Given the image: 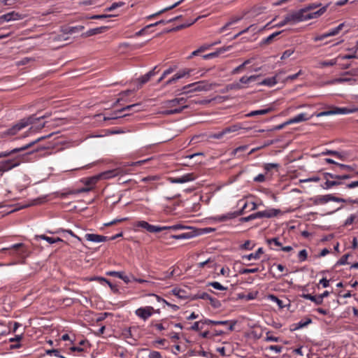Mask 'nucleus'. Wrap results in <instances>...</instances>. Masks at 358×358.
Listing matches in <instances>:
<instances>
[{
	"label": "nucleus",
	"instance_id": "obj_27",
	"mask_svg": "<svg viewBox=\"0 0 358 358\" xmlns=\"http://www.w3.org/2000/svg\"><path fill=\"white\" fill-rule=\"evenodd\" d=\"M309 117H306V114L305 113H300L295 117L289 119L288 121L289 124H294V123H298L301 122H303L306 120H308Z\"/></svg>",
	"mask_w": 358,
	"mask_h": 358
},
{
	"label": "nucleus",
	"instance_id": "obj_18",
	"mask_svg": "<svg viewBox=\"0 0 358 358\" xmlns=\"http://www.w3.org/2000/svg\"><path fill=\"white\" fill-rule=\"evenodd\" d=\"M336 168H338V169H335L334 171L336 172H339V173H342L343 171L347 173V172H352V171H355V166L347 165V164H336Z\"/></svg>",
	"mask_w": 358,
	"mask_h": 358
},
{
	"label": "nucleus",
	"instance_id": "obj_22",
	"mask_svg": "<svg viewBox=\"0 0 358 358\" xmlns=\"http://www.w3.org/2000/svg\"><path fill=\"white\" fill-rule=\"evenodd\" d=\"M183 1H184V0H180V1H177V2H176L174 4H173V5L170 6H168V7H166V8H164V9H162V10H159V11H158V12H157V13H156L149 15V16L148 17V19H150V18L155 17H156V16H157V15H161L162 13H164V12H166V11H168V10H171V9H173V8H176V6H178V5H180L182 2H183Z\"/></svg>",
	"mask_w": 358,
	"mask_h": 358
},
{
	"label": "nucleus",
	"instance_id": "obj_34",
	"mask_svg": "<svg viewBox=\"0 0 358 358\" xmlns=\"http://www.w3.org/2000/svg\"><path fill=\"white\" fill-rule=\"evenodd\" d=\"M84 29L83 26L69 27L63 29L64 34H73L82 31Z\"/></svg>",
	"mask_w": 358,
	"mask_h": 358
},
{
	"label": "nucleus",
	"instance_id": "obj_15",
	"mask_svg": "<svg viewBox=\"0 0 358 358\" xmlns=\"http://www.w3.org/2000/svg\"><path fill=\"white\" fill-rule=\"evenodd\" d=\"M106 29H107V27H100L91 29H89L88 31H87L86 32L83 33L82 36L83 37H89V36H92L94 35H97V34L103 33Z\"/></svg>",
	"mask_w": 358,
	"mask_h": 358
},
{
	"label": "nucleus",
	"instance_id": "obj_9",
	"mask_svg": "<svg viewBox=\"0 0 358 358\" xmlns=\"http://www.w3.org/2000/svg\"><path fill=\"white\" fill-rule=\"evenodd\" d=\"M153 308L147 306L145 308H140L136 310V314L143 320H146L152 314Z\"/></svg>",
	"mask_w": 358,
	"mask_h": 358
},
{
	"label": "nucleus",
	"instance_id": "obj_58",
	"mask_svg": "<svg viewBox=\"0 0 358 358\" xmlns=\"http://www.w3.org/2000/svg\"><path fill=\"white\" fill-rule=\"evenodd\" d=\"M353 177V175L348 173H343L341 174H338V180L342 181L343 180L350 179Z\"/></svg>",
	"mask_w": 358,
	"mask_h": 358
},
{
	"label": "nucleus",
	"instance_id": "obj_26",
	"mask_svg": "<svg viewBox=\"0 0 358 358\" xmlns=\"http://www.w3.org/2000/svg\"><path fill=\"white\" fill-rule=\"evenodd\" d=\"M247 206V203H245V205L243 206V208L238 211H236V212H234L232 213H230L227 215H223L220 218V220L221 221H224V220H226L227 219H231V218H234V217H236L238 215H241L243 213V210L244 209L246 208Z\"/></svg>",
	"mask_w": 358,
	"mask_h": 358
},
{
	"label": "nucleus",
	"instance_id": "obj_64",
	"mask_svg": "<svg viewBox=\"0 0 358 358\" xmlns=\"http://www.w3.org/2000/svg\"><path fill=\"white\" fill-rule=\"evenodd\" d=\"M336 64V59H331L329 61H324L320 63L321 66H332Z\"/></svg>",
	"mask_w": 358,
	"mask_h": 358
},
{
	"label": "nucleus",
	"instance_id": "obj_4",
	"mask_svg": "<svg viewBox=\"0 0 358 358\" xmlns=\"http://www.w3.org/2000/svg\"><path fill=\"white\" fill-rule=\"evenodd\" d=\"M22 162L21 157L19 156L12 159H6L0 162V172H6L19 166Z\"/></svg>",
	"mask_w": 358,
	"mask_h": 358
},
{
	"label": "nucleus",
	"instance_id": "obj_28",
	"mask_svg": "<svg viewBox=\"0 0 358 358\" xmlns=\"http://www.w3.org/2000/svg\"><path fill=\"white\" fill-rule=\"evenodd\" d=\"M334 112H335V115H338V114H348V113H355L356 112V110H355V107L354 108H339V107H334Z\"/></svg>",
	"mask_w": 358,
	"mask_h": 358
},
{
	"label": "nucleus",
	"instance_id": "obj_51",
	"mask_svg": "<svg viewBox=\"0 0 358 358\" xmlns=\"http://www.w3.org/2000/svg\"><path fill=\"white\" fill-rule=\"evenodd\" d=\"M210 305L215 308H219L221 307V303L219 300L213 298L210 296L209 300Z\"/></svg>",
	"mask_w": 358,
	"mask_h": 358
},
{
	"label": "nucleus",
	"instance_id": "obj_14",
	"mask_svg": "<svg viewBox=\"0 0 358 358\" xmlns=\"http://www.w3.org/2000/svg\"><path fill=\"white\" fill-rule=\"evenodd\" d=\"M331 194H327L323 196H317L312 198L310 200L315 205L324 204L329 201H331Z\"/></svg>",
	"mask_w": 358,
	"mask_h": 358
},
{
	"label": "nucleus",
	"instance_id": "obj_6",
	"mask_svg": "<svg viewBox=\"0 0 358 358\" xmlns=\"http://www.w3.org/2000/svg\"><path fill=\"white\" fill-rule=\"evenodd\" d=\"M24 15L15 11H11L0 16V24L4 22L16 21L23 19Z\"/></svg>",
	"mask_w": 358,
	"mask_h": 358
},
{
	"label": "nucleus",
	"instance_id": "obj_3",
	"mask_svg": "<svg viewBox=\"0 0 358 358\" xmlns=\"http://www.w3.org/2000/svg\"><path fill=\"white\" fill-rule=\"evenodd\" d=\"M55 134V133H51L47 136H41V137H39L37 139H36L35 141H32V142H30L29 143L21 147V148H15V149H13L12 150L10 151H6V152H0V158L1 157H8L10 156V155L12 154H15V153H17V152H21V151H24V150H27L28 148H31L32 145H34L35 143L43 140V139H45L47 138H50V136H53Z\"/></svg>",
	"mask_w": 358,
	"mask_h": 358
},
{
	"label": "nucleus",
	"instance_id": "obj_16",
	"mask_svg": "<svg viewBox=\"0 0 358 358\" xmlns=\"http://www.w3.org/2000/svg\"><path fill=\"white\" fill-rule=\"evenodd\" d=\"M312 323V320L310 317L306 318L305 321L301 320L298 323L292 324L290 327L291 331H296L301 328L305 327Z\"/></svg>",
	"mask_w": 358,
	"mask_h": 358
},
{
	"label": "nucleus",
	"instance_id": "obj_31",
	"mask_svg": "<svg viewBox=\"0 0 358 358\" xmlns=\"http://www.w3.org/2000/svg\"><path fill=\"white\" fill-rule=\"evenodd\" d=\"M301 296L303 299L310 300L311 301L314 302L316 305L322 304V300L320 299L319 295L318 296H313L310 294H303Z\"/></svg>",
	"mask_w": 358,
	"mask_h": 358
},
{
	"label": "nucleus",
	"instance_id": "obj_19",
	"mask_svg": "<svg viewBox=\"0 0 358 358\" xmlns=\"http://www.w3.org/2000/svg\"><path fill=\"white\" fill-rule=\"evenodd\" d=\"M195 236V233L192 231L182 232L176 235H171L170 237L175 239H189Z\"/></svg>",
	"mask_w": 358,
	"mask_h": 358
},
{
	"label": "nucleus",
	"instance_id": "obj_63",
	"mask_svg": "<svg viewBox=\"0 0 358 358\" xmlns=\"http://www.w3.org/2000/svg\"><path fill=\"white\" fill-rule=\"evenodd\" d=\"M294 50L293 49H289L285 50L281 56V59H285L289 57L294 53Z\"/></svg>",
	"mask_w": 358,
	"mask_h": 358
},
{
	"label": "nucleus",
	"instance_id": "obj_48",
	"mask_svg": "<svg viewBox=\"0 0 358 358\" xmlns=\"http://www.w3.org/2000/svg\"><path fill=\"white\" fill-rule=\"evenodd\" d=\"M259 271V268L255 267L252 268H242L239 271L240 274H248V273H254Z\"/></svg>",
	"mask_w": 358,
	"mask_h": 358
},
{
	"label": "nucleus",
	"instance_id": "obj_5",
	"mask_svg": "<svg viewBox=\"0 0 358 358\" xmlns=\"http://www.w3.org/2000/svg\"><path fill=\"white\" fill-rule=\"evenodd\" d=\"M287 22L289 24H294L299 22L305 21V10L300 9L296 11H294L285 15Z\"/></svg>",
	"mask_w": 358,
	"mask_h": 358
},
{
	"label": "nucleus",
	"instance_id": "obj_46",
	"mask_svg": "<svg viewBox=\"0 0 358 358\" xmlns=\"http://www.w3.org/2000/svg\"><path fill=\"white\" fill-rule=\"evenodd\" d=\"M183 183L193 181L195 180L196 177L193 173H189L185 174L182 176Z\"/></svg>",
	"mask_w": 358,
	"mask_h": 358
},
{
	"label": "nucleus",
	"instance_id": "obj_45",
	"mask_svg": "<svg viewBox=\"0 0 358 358\" xmlns=\"http://www.w3.org/2000/svg\"><path fill=\"white\" fill-rule=\"evenodd\" d=\"M268 298L273 302H275L280 308H284L285 306L283 304V302L282 300L279 299L276 296L273 294H270L268 296Z\"/></svg>",
	"mask_w": 358,
	"mask_h": 358
},
{
	"label": "nucleus",
	"instance_id": "obj_38",
	"mask_svg": "<svg viewBox=\"0 0 358 358\" xmlns=\"http://www.w3.org/2000/svg\"><path fill=\"white\" fill-rule=\"evenodd\" d=\"M45 201V197H39L36 199H34L31 201V203L25 205L24 206H23V208L29 207L31 206L39 205V204L44 203Z\"/></svg>",
	"mask_w": 358,
	"mask_h": 358
},
{
	"label": "nucleus",
	"instance_id": "obj_42",
	"mask_svg": "<svg viewBox=\"0 0 358 358\" xmlns=\"http://www.w3.org/2000/svg\"><path fill=\"white\" fill-rule=\"evenodd\" d=\"M321 6V3H310L309 4L308 6L301 8L302 10H305V13H310V10H314L317 8H319Z\"/></svg>",
	"mask_w": 358,
	"mask_h": 358
},
{
	"label": "nucleus",
	"instance_id": "obj_39",
	"mask_svg": "<svg viewBox=\"0 0 358 358\" xmlns=\"http://www.w3.org/2000/svg\"><path fill=\"white\" fill-rule=\"evenodd\" d=\"M134 107H138V108H140V103H134V104L128 105V106H127L125 107H123V108H122L120 110H117L116 114L117 113H122L124 111L133 110V108Z\"/></svg>",
	"mask_w": 358,
	"mask_h": 358
},
{
	"label": "nucleus",
	"instance_id": "obj_30",
	"mask_svg": "<svg viewBox=\"0 0 358 358\" xmlns=\"http://www.w3.org/2000/svg\"><path fill=\"white\" fill-rule=\"evenodd\" d=\"M244 85H242L240 82H234L233 83L229 84L226 86V91L228 92L229 90H239L245 88Z\"/></svg>",
	"mask_w": 358,
	"mask_h": 358
},
{
	"label": "nucleus",
	"instance_id": "obj_49",
	"mask_svg": "<svg viewBox=\"0 0 358 358\" xmlns=\"http://www.w3.org/2000/svg\"><path fill=\"white\" fill-rule=\"evenodd\" d=\"M203 320H200V321H198V322H195L193 325L189 328V330H192V331H199L201 329L203 328L202 326H200V324H203Z\"/></svg>",
	"mask_w": 358,
	"mask_h": 358
},
{
	"label": "nucleus",
	"instance_id": "obj_44",
	"mask_svg": "<svg viewBox=\"0 0 358 358\" xmlns=\"http://www.w3.org/2000/svg\"><path fill=\"white\" fill-rule=\"evenodd\" d=\"M172 292L175 296H178L179 299L186 298V296L185 295V290L174 288L173 289H172Z\"/></svg>",
	"mask_w": 358,
	"mask_h": 358
},
{
	"label": "nucleus",
	"instance_id": "obj_37",
	"mask_svg": "<svg viewBox=\"0 0 358 358\" xmlns=\"http://www.w3.org/2000/svg\"><path fill=\"white\" fill-rule=\"evenodd\" d=\"M150 74H152L151 73H147L146 74L142 76L141 77H140L138 79V81L139 82V87H141V86L144 84H145L146 83H148L150 79L151 78L150 77Z\"/></svg>",
	"mask_w": 358,
	"mask_h": 358
},
{
	"label": "nucleus",
	"instance_id": "obj_43",
	"mask_svg": "<svg viewBox=\"0 0 358 358\" xmlns=\"http://www.w3.org/2000/svg\"><path fill=\"white\" fill-rule=\"evenodd\" d=\"M210 297V295H209L206 292H198L193 296V299H204V300H209Z\"/></svg>",
	"mask_w": 358,
	"mask_h": 358
},
{
	"label": "nucleus",
	"instance_id": "obj_62",
	"mask_svg": "<svg viewBox=\"0 0 358 358\" xmlns=\"http://www.w3.org/2000/svg\"><path fill=\"white\" fill-rule=\"evenodd\" d=\"M248 145H244L239 146V147L235 148L232 151L231 155H235L238 152L245 151L248 149Z\"/></svg>",
	"mask_w": 358,
	"mask_h": 358
},
{
	"label": "nucleus",
	"instance_id": "obj_8",
	"mask_svg": "<svg viewBox=\"0 0 358 358\" xmlns=\"http://www.w3.org/2000/svg\"><path fill=\"white\" fill-rule=\"evenodd\" d=\"M192 71V70L189 69H185L182 71H180L179 72L176 73L171 78L168 80L166 82L165 85H170L179 79L185 77L186 76H189Z\"/></svg>",
	"mask_w": 358,
	"mask_h": 358
},
{
	"label": "nucleus",
	"instance_id": "obj_56",
	"mask_svg": "<svg viewBox=\"0 0 358 358\" xmlns=\"http://www.w3.org/2000/svg\"><path fill=\"white\" fill-rule=\"evenodd\" d=\"M225 134H227L226 131H225V129H224L222 131H219L217 133H215L213 134H211L210 136V138H214V139H220L222 138Z\"/></svg>",
	"mask_w": 358,
	"mask_h": 358
},
{
	"label": "nucleus",
	"instance_id": "obj_11",
	"mask_svg": "<svg viewBox=\"0 0 358 358\" xmlns=\"http://www.w3.org/2000/svg\"><path fill=\"white\" fill-rule=\"evenodd\" d=\"M85 237L87 241L94 243L105 242L108 241V238L107 236L95 234H86Z\"/></svg>",
	"mask_w": 358,
	"mask_h": 358
},
{
	"label": "nucleus",
	"instance_id": "obj_24",
	"mask_svg": "<svg viewBox=\"0 0 358 358\" xmlns=\"http://www.w3.org/2000/svg\"><path fill=\"white\" fill-rule=\"evenodd\" d=\"M276 76H273L271 78H265L259 82H258L259 85H266L268 87H272L277 83Z\"/></svg>",
	"mask_w": 358,
	"mask_h": 358
},
{
	"label": "nucleus",
	"instance_id": "obj_1",
	"mask_svg": "<svg viewBox=\"0 0 358 358\" xmlns=\"http://www.w3.org/2000/svg\"><path fill=\"white\" fill-rule=\"evenodd\" d=\"M136 226L138 227H141L145 229H146L150 233H157V232H161L164 230H177V229H184L185 227L181 224H175L173 226H164V227H159V226H155L149 224L146 221H138Z\"/></svg>",
	"mask_w": 358,
	"mask_h": 358
},
{
	"label": "nucleus",
	"instance_id": "obj_32",
	"mask_svg": "<svg viewBox=\"0 0 358 358\" xmlns=\"http://www.w3.org/2000/svg\"><path fill=\"white\" fill-rule=\"evenodd\" d=\"M345 27V22H343L340 24L336 27L329 30L328 32H327V34H328V37L329 36H334L340 33V31L343 29V28Z\"/></svg>",
	"mask_w": 358,
	"mask_h": 358
},
{
	"label": "nucleus",
	"instance_id": "obj_17",
	"mask_svg": "<svg viewBox=\"0 0 358 358\" xmlns=\"http://www.w3.org/2000/svg\"><path fill=\"white\" fill-rule=\"evenodd\" d=\"M259 75H252L250 76H244L239 79V82L242 85H248L252 82L259 80Z\"/></svg>",
	"mask_w": 358,
	"mask_h": 358
},
{
	"label": "nucleus",
	"instance_id": "obj_41",
	"mask_svg": "<svg viewBox=\"0 0 358 358\" xmlns=\"http://www.w3.org/2000/svg\"><path fill=\"white\" fill-rule=\"evenodd\" d=\"M176 69V66H173V67H169L168 69L164 71V73H162V76L158 79L157 83H161L167 75L171 73Z\"/></svg>",
	"mask_w": 358,
	"mask_h": 358
},
{
	"label": "nucleus",
	"instance_id": "obj_10",
	"mask_svg": "<svg viewBox=\"0 0 358 358\" xmlns=\"http://www.w3.org/2000/svg\"><path fill=\"white\" fill-rule=\"evenodd\" d=\"M189 87H194V89L187 90L185 92H201L207 90V88L204 85H203V82H196L184 86L182 87V90H186Z\"/></svg>",
	"mask_w": 358,
	"mask_h": 358
},
{
	"label": "nucleus",
	"instance_id": "obj_47",
	"mask_svg": "<svg viewBox=\"0 0 358 358\" xmlns=\"http://www.w3.org/2000/svg\"><path fill=\"white\" fill-rule=\"evenodd\" d=\"M100 179L99 175L87 178L85 184L87 185H94Z\"/></svg>",
	"mask_w": 358,
	"mask_h": 358
},
{
	"label": "nucleus",
	"instance_id": "obj_54",
	"mask_svg": "<svg viewBox=\"0 0 358 358\" xmlns=\"http://www.w3.org/2000/svg\"><path fill=\"white\" fill-rule=\"evenodd\" d=\"M209 286H212L213 288L218 289V290H227V287H225L222 286L220 282H211L208 283Z\"/></svg>",
	"mask_w": 358,
	"mask_h": 358
},
{
	"label": "nucleus",
	"instance_id": "obj_21",
	"mask_svg": "<svg viewBox=\"0 0 358 358\" xmlns=\"http://www.w3.org/2000/svg\"><path fill=\"white\" fill-rule=\"evenodd\" d=\"M189 106L187 105H183L179 108H176L171 110H165L162 111L160 113L164 115H170L173 114L180 113L184 109L187 108Z\"/></svg>",
	"mask_w": 358,
	"mask_h": 358
},
{
	"label": "nucleus",
	"instance_id": "obj_13",
	"mask_svg": "<svg viewBox=\"0 0 358 358\" xmlns=\"http://www.w3.org/2000/svg\"><path fill=\"white\" fill-rule=\"evenodd\" d=\"M122 172V170L120 169H115L112 170H108L101 173L99 175L100 179H109L120 175Z\"/></svg>",
	"mask_w": 358,
	"mask_h": 358
},
{
	"label": "nucleus",
	"instance_id": "obj_23",
	"mask_svg": "<svg viewBox=\"0 0 358 358\" xmlns=\"http://www.w3.org/2000/svg\"><path fill=\"white\" fill-rule=\"evenodd\" d=\"M116 113H117V110H115L111 114H110L108 116H104L103 120L107 121V120H117L119 118H122V117H125L127 116L130 115V113H125V114L117 113L116 114Z\"/></svg>",
	"mask_w": 358,
	"mask_h": 358
},
{
	"label": "nucleus",
	"instance_id": "obj_36",
	"mask_svg": "<svg viewBox=\"0 0 358 358\" xmlns=\"http://www.w3.org/2000/svg\"><path fill=\"white\" fill-rule=\"evenodd\" d=\"M229 321L224 320V321H215V320H211L208 319L203 320V324H214V325H227L228 324Z\"/></svg>",
	"mask_w": 358,
	"mask_h": 358
},
{
	"label": "nucleus",
	"instance_id": "obj_33",
	"mask_svg": "<svg viewBox=\"0 0 358 358\" xmlns=\"http://www.w3.org/2000/svg\"><path fill=\"white\" fill-rule=\"evenodd\" d=\"M229 48V47H228L227 48H220L219 50H217V51H215L214 52H211V53H209V54L203 55V58L206 59H211V58L216 57L220 54L225 52Z\"/></svg>",
	"mask_w": 358,
	"mask_h": 358
},
{
	"label": "nucleus",
	"instance_id": "obj_53",
	"mask_svg": "<svg viewBox=\"0 0 358 358\" xmlns=\"http://www.w3.org/2000/svg\"><path fill=\"white\" fill-rule=\"evenodd\" d=\"M349 256L350 254H345L343 256H342L341 258L336 263L335 266L348 264V259Z\"/></svg>",
	"mask_w": 358,
	"mask_h": 358
},
{
	"label": "nucleus",
	"instance_id": "obj_35",
	"mask_svg": "<svg viewBox=\"0 0 358 358\" xmlns=\"http://www.w3.org/2000/svg\"><path fill=\"white\" fill-rule=\"evenodd\" d=\"M282 31H276L272 34H271L270 36H268V37H266V38L263 39L262 41L261 42V44L262 45H268V44H270L273 40L277 36H278L279 34H281Z\"/></svg>",
	"mask_w": 358,
	"mask_h": 358
},
{
	"label": "nucleus",
	"instance_id": "obj_55",
	"mask_svg": "<svg viewBox=\"0 0 358 358\" xmlns=\"http://www.w3.org/2000/svg\"><path fill=\"white\" fill-rule=\"evenodd\" d=\"M242 19L241 17H233L231 21H229V22H227L224 27H222L221 28V31H224L227 27H228L229 26H230L231 24L235 23V22H238L239 20H241Z\"/></svg>",
	"mask_w": 358,
	"mask_h": 358
},
{
	"label": "nucleus",
	"instance_id": "obj_12",
	"mask_svg": "<svg viewBox=\"0 0 358 358\" xmlns=\"http://www.w3.org/2000/svg\"><path fill=\"white\" fill-rule=\"evenodd\" d=\"M329 4L327 3V5H325L324 6H322V8H320L319 10H317L315 12H313V13H305L306 20L313 19V18H317V17H320L322 15H323L326 12L327 8L329 7Z\"/></svg>",
	"mask_w": 358,
	"mask_h": 358
},
{
	"label": "nucleus",
	"instance_id": "obj_40",
	"mask_svg": "<svg viewBox=\"0 0 358 358\" xmlns=\"http://www.w3.org/2000/svg\"><path fill=\"white\" fill-rule=\"evenodd\" d=\"M197 20V19H195L194 21H192L190 22H188L187 24H180V25H178L171 29H170L169 31H179V30H181L182 29H185L186 27H188L189 26H191L192 24H193Z\"/></svg>",
	"mask_w": 358,
	"mask_h": 358
},
{
	"label": "nucleus",
	"instance_id": "obj_20",
	"mask_svg": "<svg viewBox=\"0 0 358 358\" xmlns=\"http://www.w3.org/2000/svg\"><path fill=\"white\" fill-rule=\"evenodd\" d=\"M343 184H344L343 182L339 181L338 180H330L327 179V180H326V182H324V184H322L321 185V187L324 189H328L331 188L334 186H338V185H341Z\"/></svg>",
	"mask_w": 358,
	"mask_h": 358
},
{
	"label": "nucleus",
	"instance_id": "obj_52",
	"mask_svg": "<svg viewBox=\"0 0 358 358\" xmlns=\"http://www.w3.org/2000/svg\"><path fill=\"white\" fill-rule=\"evenodd\" d=\"M299 261L300 262H304L308 257V252L306 250H301L298 254Z\"/></svg>",
	"mask_w": 358,
	"mask_h": 358
},
{
	"label": "nucleus",
	"instance_id": "obj_57",
	"mask_svg": "<svg viewBox=\"0 0 358 358\" xmlns=\"http://www.w3.org/2000/svg\"><path fill=\"white\" fill-rule=\"evenodd\" d=\"M128 220H129L128 217H123V218H121V219H115V220H113V221H111L110 222L105 223L104 226H106V227L111 226V225L116 224L122 222L127 221Z\"/></svg>",
	"mask_w": 358,
	"mask_h": 358
},
{
	"label": "nucleus",
	"instance_id": "obj_29",
	"mask_svg": "<svg viewBox=\"0 0 358 358\" xmlns=\"http://www.w3.org/2000/svg\"><path fill=\"white\" fill-rule=\"evenodd\" d=\"M273 110V108L271 107L266 108V109L253 110V111H251L250 113H249L248 114H247L246 116L247 117H252V116H255L257 115H266L268 113H271Z\"/></svg>",
	"mask_w": 358,
	"mask_h": 358
},
{
	"label": "nucleus",
	"instance_id": "obj_50",
	"mask_svg": "<svg viewBox=\"0 0 358 358\" xmlns=\"http://www.w3.org/2000/svg\"><path fill=\"white\" fill-rule=\"evenodd\" d=\"M279 167L280 164L277 163H267L264 165V169L266 171H270L272 169H278Z\"/></svg>",
	"mask_w": 358,
	"mask_h": 358
},
{
	"label": "nucleus",
	"instance_id": "obj_2",
	"mask_svg": "<svg viewBox=\"0 0 358 358\" xmlns=\"http://www.w3.org/2000/svg\"><path fill=\"white\" fill-rule=\"evenodd\" d=\"M34 115H30L20 120L17 124L13 125L11 128L8 129L6 134L10 136L15 135L20 130L27 127L29 124H34Z\"/></svg>",
	"mask_w": 358,
	"mask_h": 358
},
{
	"label": "nucleus",
	"instance_id": "obj_25",
	"mask_svg": "<svg viewBox=\"0 0 358 358\" xmlns=\"http://www.w3.org/2000/svg\"><path fill=\"white\" fill-rule=\"evenodd\" d=\"M264 253L263 248H259L255 253H251L248 255H243L242 257L243 259L251 260L252 259H258L260 257V255Z\"/></svg>",
	"mask_w": 358,
	"mask_h": 358
},
{
	"label": "nucleus",
	"instance_id": "obj_59",
	"mask_svg": "<svg viewBox=\"0 0 358 358\" xmlns=\"http://www.w3.org/2000/svg\"><path fill=\"white\" fill-rule=\"evenodd\" d=\"M176 101H177L176 98L171 99V100H168L164 102V104L168 108L176 107V106L179 105V103L178 102L177 103L176 102Z\"/></svg>",
	"mask_w": 358,
	"mask_h": 358
},
{
	"label": "nucleus",
	"instance_id": "obj_61",
	"mask_svg": "<svg viewBox=\"0 0 358 358\" xmlns=\"http://www.w3.org/2000/svg\"><path fill=\"white\" fill-rule=\"evenodd\" d=\"M112 16H113L112 15H106V14H103V15H92V16L89 17L88 19L101 20V19L108 18V17H112Z\"/></svg>",
	"mask_w": 358,
	"mask_h": 358
},
{
	"label": "nucleus",
	"instance_id": "obj_60",
	"mask_svg": "<svg viewBox=\"0 0 358 358\" xmlns=\"http://www.w3.org/2000/svg\"><path fill=\"white\" fill-rule=\"evenodd\" d=\"M335 115L334 107H332V108L331 110L320 112V113L317 114V116L322 117V116H327V115Z\"/></svg>",
	"mask_w": 358,
	"mask_h": 358
},
{
	"label": "nucleus",
	"instance_id": "obj_7",
	"mask_svg": "<svg viewBox=\"0 0 358 358\" xmlns=\"http://www.w3.org/2000/svg\"><path fill=\"white\" fill-rule=\"evenodd\" d=\"M281 213L280 210L279 209H268L264 211H259L254 214V216H255V219L257 218H262V217H267L271 218L273 217H276L278 214Z\"/></svg>",
	"mask_w": 358,
	"mask_h": 358
}]
</instances>
